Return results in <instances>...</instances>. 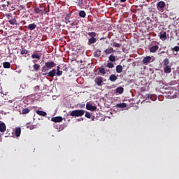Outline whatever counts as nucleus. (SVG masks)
Masks as SVG:
<instances>
[{"instance_id":"a211bd4d","label":"nucleus","mask_w":179,"mask_h":179,"mask_svg":"<svg viewBox=\"0 0 179 179\" xmlns=\"http://www.w3.org/2000/svg\"><path fill=\"white\" fill-rule=\"evenodd\" d=\"M31 57L32 59H40L41 58V55L34 53V54H32Z\"/></svg>"},{"instance_id":"c9c22d12","label":"nucleus","mask_w":179,"mask_h":179,"mask_svg":"<svg viewBox=\"0 0 179 179\" xmlns=\"http://www.w3.org/2000/svg\"><path fill=\"white\" fill-rule=\"evenodd\" d=\"M106 66L108 68H110V69H113V68H114V64H113L112 62H108L107 63Z\"/></svg>"},{"instance_id":"0eeeda50","label":"nucleus","mask_w":179,"mask_h":179,"mask_svg":"<svg viewBox=\"0 0 179 179\" xmlns=\"http://www.w3.org/2000/svg\"><path fill=\"white\" fill-rule=\"evenodd\" d=\"M50 69L47 68L45 66L42 67V75L43 76H48L49 73Z\"/></svg>"},{"instance_id":"9b49d317","label":"nucleus","mask_w":179,"mask_h":179,"mask_svg":"<svg viewBox=\"0 0 179 179\" xmlns=\"http://www.w3.org/2000/svg\"><path fill=\"white\" fill-rule=\"evenodd\" d=\"M51 121H52V122H62V117L61 116L54 117L52 118Z\"/></svg>"},{"instance_id":"37998d69","label":"nucleus","mask_w":179,"mask_h":179,"mask_svg":"<svg viewBox=\"0 0 179 179\" xmlns=\"http://www.w3.org/2000/svg\"><path fill=\"white\" fill-rule=\"evenodd\" d=\"M85 117L86 118H90L92 117V115L89 112H85Z\"/></svg>"},{"instance_id":"2eb2a0df","label":"nucleus","mask_w":179,"mask_h":179,"mask_svg":"<svg viewBox=\"0 0 179 179\" xmlns=\"http://www.w3.org/2000/svg\"><path fill=\"white\" fill-rule=\"evenodd\" d=\"M36 27H37V25L36 24L33 23V24H29L27 27V29H28V30H34L36 29Z\"/></svg>"},{"instance_id":"20e7f679","label":"nucleus","mask_w":179,"mask_h":179,"mask_svg":"<svg viewBox=\"0 0 179 179\" xmlns=\"http://www.w3.org/2000/svg\"><path fill=\"white\" fill-rule=\"evenodd\" d=\"M45 66L48 68V69H52V68L57 66V64L54 62H45Z\"/></svg>"},{"instance_id":"f704fd0d","label":"nucleus","mask_w":179,"mask_h":179,"mask_svg":"<svg viewBox=\"0 0 179 179\" xmlns=\"http://www.w3.org/2000/svg\"><path fill=\"white\" fill-rule=\"evenodd\" d=\"M163 64L165 66H169V64H170V61L169 60V59L166 58L164 61H163Z\"/></svg>"},{"instance_id":"603ef678","label":"nucleus","mask_w":179,"mask_h":179,"mask_svg":"<svg viewBox=\"0 0 179 179\" xmlns=\"http://www.w3.org/2000/svg\"><path fill=\"white\" fill-rule=\"evenodd\" d=\"M81 120L83 121V117H81Z\"/></svg>"},{"instance_id":"9d476101","label":"nucleus","mask_w":179,"mask_h":179,"mask_svg":"<svg viewBox=\"0 0 179 179\" xmlns=\"http://www.w3.org/2000/svg\"><path fill=\"white\" fill-rule=\"evenodd\" d=\"M8 22L13 26H17V20H16V17H14L13 18L8 20Z\"/></svg>"},{"instance_id":"e433bc0d","label":"nucleus","mask_w":179,"mask_h":179,"mask_svg":"<svg viewBox=\"0 0 179 179\" xmlns=\"http://www.w3.org/2000/svg\"><path fill=\"white\" fill-rule=\"evenodd\" d=\"M29 113H30V110L29 108L22 109V114H29Z\"/></svg>"},{"instance_id":"39448f33","label":"nucleus","mask_w":179,"mask_h":179,"mask_svg":"<svg viewBox=\"0 0 179 179\" xmlns=\"http://www.w3.org/2000/svg\"><path fill=\"white\" fill-rule=\"evenodd\" d=\"M86 108L90 111H96V110H97V106L92 105L90 102H87L86 104Z\"/></svg>"},{"instance_id":"a878e982","label":"nucleus","mask_w":179,"mask_h":179,"mask_svg":"<svg viewBox=\"0 0 179 179\" xmlns=\"http://www.w3.org/2000/svg\"><path fill=\"white\" fill-rule=\"evenodd\" d=\"M64 22L66 24H68V23H71V15H67L64 18Z\"/></svg>"},{"instance_id":"09e8293b","label":"nucleus","mask_w":179,"mask_h":179,"mask_svg":"<svg viewBox=\"0 0 179 179\" xmlns=\"http://www.w3.org/2000/svg\"><path fill=\"white\" fill-rule=\"evenodd\" d=\"M35 89H38V90H40V86L36 85V86L35 87Z\"/></svg>"},{"instance_id":"58836bf2","label":"nucleus","mask_w":179,"mask_h":179,"mask_svg":"<svg viewBox=\"0 0 179 179\" xmlns=\"http://www.w3.org/2000/svg\"><path fill=\"white\" fill-rule=\"evenodd\" d=\"M27 52H28L27 50H26L24 48H22V50H21L20 54L22 55H24L27 54Z\"/></svg>"},{"instance_id":"bb28decb","label":"nucleus","mask_w":179,"mask_h":179,"mask_svg":"<svg viewBox=\"0 0 179 179\" xmlns=\"http://www.w3.org/2000/svg\"><path fill=\"white\" fill-rule=\"evenodd\" d=\"M116 92L119 94H122V93H124V88L122 87H119L116 89Z\"/></svg>"},{"instance_id":"4468645a","label":"nucleus","mask_w":179,"mask_h":179,"mask_svg":"<svg viewBox=\"0 0 179 179\" xmlns=\"http://www.w3.org/2000/svg\"><path fill=\"white\" fill-rule=\"evenodd\" d=\"M5 131H6V125L3 122L0 123V132H5Z\"/></svg>"},{"instance_id":"f03ea898","label":"nucleus","mask_w":179,"mask_h":179,"mask_svg":"<svg viewBox=\"0 0 179 179\" xmlns=\"http://www.w3.org/2000/svg\"><path fill=\"white\" fill-rule=\"evenodd\" d=\"M149 50L150 52H156L159 50V43L157 41H152Z\"/></svg>"},{"instance_id":"f8f14e48","label":"nucleus","mask_w":179,"mask_h":179,"mask_svg":"<svg viewBox=\"0 0 179 179\" xmlns=\"http://www.w3.org/2000/svg\"><path fill=\"white\" fill-rule=\"evenodd\" d=\"M104 52L106 55H108L109 54H113V52H115V50H114L113 48H110L104 50Z\"/></svg>"},{"instance_id":"393cba45","label":"nucleus","mask_w":179,"mask_h":179,"mask_svg":"<svg viewBox=\"0 0 179 179\" xmlns=\"http://www.w3.org/2000/svg\"><path fill=\"white\" fill-rule=\"evenodd\" d=\"M116 107H117L118 108H125L127 107V103H117L116 105Z\"/></svg>"},{"instance_id":"4be33fe9","label":"nucleus","mask_w":179,"mask_h":179,"mask_svg":"<svg viewBox=\"0 0 179 179\" xmlns=\"http://www.w3.org/2000/svg\"><path fill=\"white\" fill-rule=\"evenodd\" d=\"M3 67L5 69H9L10 68V63L9 62H5L3 63Z\"/></svg>"},{"instance_id":"f257e3e1","label":"nucleus","mask_w":179,"mask_h":179,"mask_svg":"<svg viewBox=\"0 0 179 179\" xmlns=\"http://www.w3.org/2000/svg\"><path fill=\"white\" fill-rule=\"evenodd\" d=\"M85 115V110H75L70 112L71 117H82Z\"/></svg>"},{"instance_id":"ea45409f","label":"nucleus","mask_w":179,"mask_h":179,"mask_svg":"<svg viewBox=\"0 0 179 179\" xmlns=\"http://www.w3.org/2000/svg\"><path fill=\"white\" fill-rule=\"evenodd\" d=\"M172 51H176V52H178L179 51V46H175L173 48H171Z\"/></svg>"},{"instance_id":"473e14b6","label":"nucleus","mask_w":179,"mask_h":179,"mask_svg":"<svg viewBox=\"0 0 179 179\" xmlns=\"http://www.w3.org/2000/svg\"><path fill=\"white\" fill-rule=\"evenodd\" d=\"M78 23H79V21H78V20H73L72 21H71V26H76L78 24Z\"/></svg>"},{"instance_id":"49530a36","label":"nucleus","mask_w":179,"mask_h":179,"mask_svg":"<svg viewBox=\"0 0 179 179\" xmlns=\"http://www.w3.org/2000/svg\"><path fill=\"white\" fill-rule=\"evenodd\" d=\"M80 108H85V104H81L80 106Z\"/></svg>"},{"instance_id":"79ce46f5","label":"nucleus","mask_w":179,"mask_h":179,"mask_svg":"<svg viewBox=\"0 0 179 179\" xmlns=\"http://www.w3.org/2000/svg\"><path fill=\"white\" fill-rule=\"evenodd\" d=\"M27 128H29L30 129H34V125H31L30 124H27Z\"/></svg>"},{"instance_id":"72a5a7b5","label":"nucleus","mask_w":179,"mask_h":179,"mask_svg":"<svg viewBox=\"0 0 179 179\" xmlns=\"http://www.w3.org/2000/svg\"><path fill=\"white\" fill-rule=\"evenodd\" d=\"M109 61H110V62H115V56H114V55H110L109 56Z\"/></svg>"},{"instance_id":"a18cd8bd","label":"nucleus","mask_w":179,"mask_h":179,"mask_svg":"<svg viewBox=\"0 0 179 179\" xmlns=\"http://www.w3.org/2000/svg\"><path fill=\"white\" fill-rule=\"evenodd\" d=\"M21 24H26V21L23 20L20 22Z\"/></svg>"},{"instance_id":"423d86ee","label":"nucleus","mask_w":179,"mask_h":179,"mask_svg":"<svg viewBox=\"0 0 179 179\" xmlns=\"http://www.w3.org/2000/svg\"><path fill=\"white\" fill-rule=\"evenodd\" d=\"M153 61L154 59L152 60V57L147 56L143 58V64H144V65H148V64H149L150 62H153Z\"/></svg>"},{"instance_id":"4c0bfd02","label":"nucleus","mask_w":179,"mask_h":179,"mask_svg":"<svg viewBox=\"0 0 179 179\" xmlns=\"http://www.w3.org/2000/svg\"><path fill=\"white\" fill-rule=\"evenodd\" d=\"M6 17H7L8 20H10V19H12V13H6Z\"/></svg>"},{"instance_id":"5701e85b","label":"nucleus","mask_w":179,"mask_h":179,"mask_svg":"<svg viewBox=\"0 0 179 179\" xmlns=\"http://www.w3.org/2000/svg\"><path fill=\"white\" fill-rule=\"evenodd\" d=\"M122 66L117 65L116 66V72L117 73H121L122 72Z\"/></svg>"},{"instance_id":"412c9836","label":"nucleus","mask_w":179,"mask_h":179,"mask_svg":"<svg viewBox=\"0 0 179 179\" xmlns=\"http://www.w3.org/2000/svg\"><path fill=\"white\" fill-rule=\"evenodd\" d=\"M101 52V50H96L95 52H94V57L95 58H99V57H101V54L100 53Z\"/></svg>"},{"instance_id":"c756f323","label":"nucleus","mask_w":179,"mask_h":179,"mask_svg":"<svg viewBox=\"0 0 179 179\" xmlns=\"http://www.w3.org/2000/svg\"><path fill=\"white\" fill-rule=\"evenodd\" d=\"M99 72L100 73H102L103 75H106V69L103 66H101L99 69Z\"/></svg>"},{"instance_id":"6ab92c4d","label":"nucleus","mask_w":179,"mask_h":179,"mask_svg":"<svg viewBox=\"0 0 179 179\" xmlns=\"http://www.w3.org/2000/svg\"><path fill=\"white\" fill-rule=\"evenodd\" d=\"M117 79H118V77L117 76H115V74H112L109 77V80H110V82H115V80H117Z\"/></svg>"},{"instance_id":"dca6fc26","label":"nucleus","mask_w":179,"mask_h":179,"mask_svg":"<svg viewBox=\"0 0 179 179\" xmlns=\"http://www.w3.org/2000/svg\"><path fill=\"white\" fill-rule=\"evenodd\" d=\"M97 42V39L96 38H90L89 40H88V45H90L92 44H94V43H96Z\"/></svg>"},{"instance_id":"cd10ccee","label":"nucleus","mask_w":179,"mask_h":179,"mask_svg":"<svg viewBox=\"0 0 179 179\" xmlns=\"http://www.w3.org/2000/svg\"><path fill=\"white\" fill-rule=\"evenodd\" d=\"M78 16H80V17H86V12H85V10H80Z\"/></svg>"},{"instance_id":"2f4dec72","label":"nucleus","mask_w":179,"mask_h":179,"mask_svg":"<svg viewBox=\"0 0 179 179\" xmlns=\"http://www.w3.org/2000/svg\"><path fill=\"white\" fill-rule=\"evenodd\" d=\"M113 47H115V48H121V44L117 43V42H113L112 43Z\"/></svg>"},{"instance_id":"c85d7f7f","label":"nucleus","mask_w":179,"mask_h":179,"mask_svg":"<svg viewBox=\"0 0 179 179\" xmlns=\"http://www.w3.org/2000/svg\"><path fill=\"white\" fill-rule=\"evenodd\" d=\"M87 34L91 38H94L97 36V34H96V32H88Z\"/></svg>"},{"instance_id":"1a4fd4ad","label":"nucleus","mask_w":179,"mask_h":179,"mask_svg":"<svg viewBox=\"0 0 179 179\" xmlns=\"http://www.w3.org/2000/svg\"><path fill=\"white\" fill-rule=\"evenodd\" d=\"M56 73H57V70L55 69H54L49 71V73H48V76L49 78H54V76H55Z\"/></svg>"},{"instance_id":"a19ab883","label":"nucleus","mask_w":179,"mask_h":179,"mask_svg":"<svg viewBox=\"0 0 179 179\" xmlns=\"http://www.w3.org/2000/svg\"><path fill=\"white\" fill-rule=\"evenodd\" d=\"M56 75L57 76H61L62 75V71H60V70L56 71Z\"/></svg>"},{"instance_id":"ddd939ff","label":"nucleus","mask_w":179,"mask_h":179,"mask_svg":"<svg viewBox=\"0 0 179 179\" xmlns=\"http://www.w3.org/2000/svg\"><path fill=\"white\" fill-rule=\"evenodd\" d=\"M20 134H22V129L20 127H17L15 131V135L18 138V136H20Z\"/></svg>"},{"instance_id":"8fccbe9b","label":"nucleus","mask_w":179,"mask_h":179,"mask_svg":"<svg viewBox=\"0 0 179 179\" xmlns=\"http://www.w3.org/2000/svg\"><path fill=\"white\" fill-rule=\"evenodd\" d=\"M120 2H127V0H120Z\"/></svg>"},{"instance_id":"b1692460","label":"nucleus","mask_w":179,"mask_h":179,"mask_svg":"<svg viewBox=\"0 0 179 179\" xmlns=\"http://www.w3.org/2000/svg\"><path fill=\"white\" fill-rule=\"evenodd\" d=\"M36 114H38V115H41L42 117H45V115H47V113L43 110H36Z\"/></svg>"},{"instance_id":"de8ad7c7","label":"nucleus","mask_w":179,"mask_h":179,"mask_svg":"<svg viewBox=\"0 0 179 179\" xmlns=\"http://www.w3.org/2000/svg\"><path fill=\"white\" fill-rule=\"evenodd\" d=\"M59 69H60L59 66H57L56 67V69H55V70H56V71H59Z\"/></svg>"},{"instance_id":"7c9ffc66","label":"nucleus","mask_w":179,"mask_h":179,"mask_svg":"<svg viewBox=\"0 0 179 179\" xmlns=\"http://www.w3.org/2000/svg\"><path fill=\"white\" fill-rule=\"evenodd\" d=\"M33 68L34 69V71H40V68H41V66L40 64H35L33 65Z\"/></svg>"},{"instance_id":"6e6552de","label":"nucleus","mask_w":179,"mask_h":179,"mask_svg":"<svg viewBox=\"0 0 179 179\" xmlns=\"http://www.w3.org/2000/svg\"><path fill=\"white\" fill-rule=\"evenodd\" d=\"M94 82L98 86H101V83H103V77H96Z\"/></svg>"},{"instance_id":"f3484780","label":"nucleus","mask_w":179,"mask_h":179,"mask_svg":"<svg viewBox=\"0 0 179 179\" xmlns=\"http://www.w3.org/2000/svg\"><path fill=\"white\" fill-rule=\"evenodd\" d=\"M164 72L165 73H171V67H170V66H165L164 68Z\"/></svg>"},{"instance_id":"aec40b11","label":"nucleus","mask_w":179,"mask_h":179,"mask_svg":"<svg viewBox=\"0 0 179 179\" xmlns=\"http://www.w3.org/2000/svg\"><path fill=\"white\" fill-rule=\"evenodd\" d=\"M159 38L161 40H167V32L164 31V33L161 34Z\"/></svg>"},{"instance_id":"3c124183","label":"nucleus","mask_w":179,"mask_h":179,"mask_svg":"<svg viewBox=\"0 0 179 179\" xmlns=\"http://www.w3.org/2000/svg\"><path fill=\"white\" fill-rule=\"evenodd\" d=\"M3 106V103H0V107H2Z\"/></svg>"},{"instance_id":"7ed1b4c3","label":"nucleus","mask_w":179,"mask_h":179,"mask_svg":"<svg viewBox=\"0 0 179 179\" xmlns=\"http://www.w3.org/2000/svg\"><path fill=\"white\" fill-rule=\"evenodd\" d=\"M166 6V3L164 1H159L157 3V8L158 10L163 12L164 10V8Z\"/></svg>"},{"instance_id":"c03bdc74","label":"nucleus","mask_w":179,"mask_h":179,"mask_svg":"<svg viewBox=\"0 0 179 179\" xmlns=\"http://www.w3.org/2000/svg\"><path fill=\"white\" fill-rule=\"evenodd\" d=\"M34 12H35V13H40V12H41V10H40V8H35Z\"/></svg>"}]
</instances>
